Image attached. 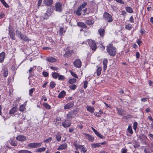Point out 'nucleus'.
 <instances>
[{
  "label": "nucleus",
  "instance_id": "obj_63",
  "mask_svg": "<svg viewBox=\"0 0 153 153\" xmlns=\"http://www.w3.org/2000/svg\"><path fill=\"white\" fill-rule=\"evenodd\" d=\"M3 4L7 8L9 7V5L7 4L5 1L3 2Z\"/></svg>",
  "mask_w": 153,
  "mask_h": 153
},
{
  "label": "nucleus",
  "instance_id": "obj_17",
  "mask_svg": "<svg viewBox=\"0 0 153 153\" xmlns=\"http://www.w3.org/2000/svg\"><path fill=\"white\" fill-rule=\"evenodd\" d=\"M67 147V145L66 143H64L60 146L57 149L59 150H64Z\"/></svg>",
  "mask_w": 153,
  "mask_h": 153
},
{
  "label": "nucleus",
  "instance_id": "obj_18",
  "mask_svg": "<svg viewBox=\"0 0 153 153\" xmlns=\"http://www.w3.org/2000/svg\"><path fill=\"white\" fill-rule=\"evenodd\" d=\"M98 33L100 37L103 38L105 34V30L103 29L100 28L98 30Z\"/></svg>",
  "mask_w": 153,
  "mask_h": 153
},
{
  "label": "nucleus",
  "instance_id": "obj_20",
  "mask_svg": "<svg viewBox=\"0 0 153 153\" xmlns=\"http://www.w3.org/2000/svg\"><path fill=\"white\" fill-rule=\"evenodd\" d=\"M5 54V53L2 52L0 54V62L2 63L4 59Z\"/></svg>",
  "mask_w": 153,
  "mask_h": 153
},
{
  "label": "nucleus",
  "instance_id": "obj_13",
  "mask_svg": "<svg viewBox=\"0 0 153 153\" xmlns=\"http://www.w3.org/2000/svg\"><path fill=\"white\" fill-rule=\"evenodd\" d=\"M79 149L80 150L81 152H83L84 153H85L87 152L86 149L84 146L83 145H80L79 146L78 148V149Z\"/></svg>",
  "mask_w": 153,
  "mask_h": 153
},
{
  "label": "nucleus",
  "instance_id": "obj_27",
  "mask_svg": "<svg viewBox=\"0 0 153 153\" xmlns=\"http://www.w3.org/2000/svg\"><path fill=\"white\" fill-rule=\"evenodd\" d=\"M82 9L79 8L78 7L77 10L75 12L76 14L78 16H80L81 15V11Z\"/></svg>",
  "mask_w": 153,
  "mask_h": 153
},
{
  "label": "nucleus",
  "instance_id": "obj_56",
  "mask_svg": "<svg viewBox=\"0 0 153 153\" xmlns=\"http://www.w3.org/2000/svg\"><path fill=\"white\" fill-rule=\"evenodd\" d=\"M4 13L2 12H1L0 13V19H1L3 18L4 17Z\"/></svg>",
  "mask_w": 153,
  "mask_h": 153
},
{
  "label": "nucleus",
  "instance_id": "obj_9",
  "mask_svg": "<svg viewBox=\"0 0 153 153\" xmlns=\"http://www.w3.org/2000/svg\"><path fill=\"white\" fill-rule=\"evenodd\" d=\"M8 70L7 67L4 66L2 68V72L4 76L6 77L8 74Z\"/></svg>",
  "mask_w": 153,
  "mask_h": 153
},
{
  "label": "nucleus",
  "instance_id": "obj_35",
  "mask_svg": "<svg viewBox=\"0 0 153 153\" xmlns=\"http://www.w3.org/2000/svg\"><path fill=\"white\" fill-rule=\"evenodd\" d=\"M117 113L118 114L122 115L123 113L124 112V110L122 109L117 108Z\"/></svg>",
  "mask_w": 153,
  "mask_h": 153
},
{
  "label": "nucleus",
  "instance_id": "obj_45",
  "mask_svg": "<svg viewBox=\"0 0 153 153\" xmlns=\"http://www.w3.org/2000/svg\"><path fill=\"white\" fill-rule=\"evenodd\" d=\"M70 73L71 75L74 77L77 78L78 77L77 75L74 73V72L73 71H70Z\"/></svg>",
  "mask_w": 153,
  "mask_h": 153
},
{
  "label": "nucleus",
  "instance_id": "obj_48",
  "mask_svg": "<svg viewBox=\"0 0 153 153\" xmlns=\"http://www.w3.org/2000/svg\"><path fill=\"white\" fill-rule=\"evenodd\" d=\"M137 125V122H135L133 123V128L134 130H136Z\"/></svg>",
  "mask_w": 153,
  "mask_h": 153
},
{
  "label": "nucleus",
  "instance_id": "obj_61",
  "mask_svg": "<svg viewBox=\"0 0 153 153\" xmlns=\"http://www.w3.org/2000/svg\"><path fill=\"white\" fill-rule=\"evenodd\" d=\"M129 20L131 23H133L134 22L133 17L132 16H131V17L130 18Z\"/></svg>",
  "mask_w": 153,
  "mask_h": 153
},
{
  "label": "nucleus",
  "instance_id": "obj_14",
  "mask_svg": "<svg viewBox=\"0 0 153 153\" xmlns=\"http://www.w3.org/2000/svg\"><path fill=\"white\" fill-rule=\"evenodd\" d=\"M20 38L21 39L27 42H29L31 41V39L28 38L25 34H23Z\"/></svg>",
  "mask_w": 153,
  "mask_h": 153
},
{
  "label": "nucleus",
  "instance_id": "obj_62",
  "mask_svg": "<svg viewBox=\"0 0 153 153\" xmlns=\"http://www.w3.org/2000/svg\"><path fill=\"white\" fill-rule=\"evenodd\" d=\"M142 41L140 39H138L137 40V43L139 46H140V45L142 43Z\"/></svg>",
  "mask_w": 153,
  "mask_h": 153
},
{
  "label": "nucleus",
  "instance_id": "obj_34",
  "mask_svg": "<svg viewBox=\"0 0 153 153\" xmlns=\"http://www.w3.org/2000/svg\"><path fill=\"white\" fill-rule=\"evenodd\" d=\"M16 35L18 37L20 38L21 36L22 35V32L21 31L18 30H16Z\"/></svg>",
  "mask_w": 153,
  "mask_h": 153
},
{
  "label": "nucleus",
  "instance_id": "obj_3",
  "mask_svg": "<svg viewBox=\"0 0 153 153\" xmlns=\"http://www.w3.org/2000/svg\"><path fill=\"white\" fill-rule=\"evenodd\" d=\"M88 42L89 46L92 50L95 51L97 48V46L95 42L94 41L90 39L88 40Z\"/></svg>",
  "mask_w": 153,
  "mask_h": 153
},
{
  "label": "nucleus",
  "instance_id": "obj_7",
  "mask_svg": "<svg viewBox=\"0 0 153 153\" xmlns=\"http://www.w3.org/2000/svg\"><path fill=\"white\" fill-rule=\"evenodd\" d=\"M16 139L20 141H24L27 140V138L25 136L19 135L16 137Z\"/></svg>",
  "mask_w": 153,
  "mask_h": 153
},
{
  "label": "nucleus",
  "instance_id": "obj_53",
  "mask_svg": "<svg viewBox=\"0 0 153 153\" xmlns=\"http://www.w3.org/2000/svg\"><path fill=\"white\" fill-rule=\"evenodd\" d=\"M52 139V138L51 137H50L49 138L46 140H44V142H46V143H48Z\"/></svg>",
  "mask_w": 153,
  "mask_h": 153
},
{
  "label": "nucleus",
  "instance_id": "obj_19",
  "mask_svg": "<svg viewBox=\"0 0 153 153\" xmlns=\"http://www.w3.org/2000/svg\"><path fill=\"white\" fill-rule=\"evenodd\" d=\"M108 63V60L106 59H104L103 61V70L105 71L107 68V64Z\"/></svg>",
  "mask_w": 153,
  "mask_h": 153
},
{
  "label": "nucleus",
  "instance_id": "obj_32",
  "mask_svg": "<svg viewBox=\"0 0 153 153\" xmlns=\"http://www.w3.org/2000/svg\"><path fill=\"white\" fill-rule=\"evenodd\" d=\"M125 28L127 30H130L132 28V25L130 24H128L126 25Z\"/></svg>",
  "mask_w": 153,
  "mask_h": 153
},
{
  "label": "nucleus",
  "instance_id": "obj_52",
  "mask_svg": "<svg viewBox=\"0 0 153 153\" xmlns=\"http://www.w3.org/2000/svg\"><path fill=\"white\" fill-rule=\"evenodd\" d=\"M65 31H64V28L63 27H61L60 28L59 32L61 34H62L64 33H65Z\"/></svg>",
  "mask_w": 153,
  "mask_h": 153
},
{
  "label": "nucleus",
  "instance_id": "obj_5",
  "mask_svg": "<svg viewBox=\"0 0 153 153\" xmlns=\"http://www.w3.org/2000/svg\"><path fill=\"white\" fill-rule=\"evenodd\" d=\"M41 145V143H32L28 144L27 146L30 148H37Z\"/></svg>",
  "mask_w": 153,
  "mask_h": 153
},
{
  "label": "nucleus",
  "instance_id": "obj_23",
  "mask_svg": "<svg viewBox=\"0 0 153 153\" xmlns=\"http://www.w3.org/2000/svg\"><path fill=\"white\" fill-rule=\"evenodd\" d=\"M47 61L50 62H56V59L53 57H49L46 58Z\"/></svg>",
  "mask_w": 153,
  "mask_h": 153
},
{
  "label": "nucleus",
  "instance_id": "obj_50",
  "mask_svg": "<svg viewBox=\"0 0 153 153\" xmlns=\"http://www.w3.org/2000/svg\"><path fill=\"white\" fill-rule=\"evenodd\" d=\"M73 145L75 147L76 149L78 150V148L79 146V145H78L77 144V142L76 141H74L73 143Z\"/></svg>",
  "mask_w": 153,
  "mask_h": 153
},
{
  "label": "nucleus",
  "instance_id": "obj_55",
  "mask_svg": "<svg viewBox=\"0 0 153 153\" xmlns=\"http://www.w3.org/2000/svg\"><path fill=\"white\" fill-rule=\"evenodd\" d=\"M88 84V82L87 81H85L84 83V88L85 89L86 88L87 85Z\"/></svg>",
  "mask_w": 153,
  "mask_h": 153
},
{
  "label": "nucleus",
  "instance_id": "obj_43",
  "mask_svg": "<svg viewBox=\"0 0 153 153\" xmlns=\"http://www.w3.org/2000/svg\"><path fill=\"white\" fill-rule=\"evenodd\" d=\"M87 3L86 2H84L83 4H82L79 7L82 10V9L84 8L86 6Z\"/></svg>",
  "mask_w": 153,
  "mask_h": 153
},
{
  "label": "nucleus",
  "instance_id": "obj_57",
  "mask_svg": "<svg viewBox=\"0 0 153 153\" xmlns=\"http://www.w3.org/2000/svg\"><path fill=\"white\" fill-rule=\"evenodd\" d=\"M58 77V79L59 80H63L64 79V76L62 75L59 76Z\"/></svg>",
  "mask_w": 153,
  "mask_h": 153
},
{
  "label": "nucleus",
  "instance_id": "obj_54",
  "mask_svg": "<svg viewBox=\"0 0 153 153\" xmlns=\"http://www.w3.org/2000/svg\"><path fill=\"white\" fill-rule=\"evenodd\" d=\"M116 1L117 2L119 3L122 4H124V2L122 0H114Z\"/></svg>",
  "mask_w": 153,
  "mask_h": 153
},
{
  "label": "nucleus",
  "instance_id": "obj_42",
  "mask_svg": "<svg viewBox=\"0 0 153 153\" xmlns=\"http://www.w3.org/2000/svg\"><path fill=\"white\" fill-rule=\"evenodd\" d=\"M59 74L56 72L53 73L52 74V76L55 79L57 78L59 76Z\"/></svg>",
  "mask_w": 153,
  "mask_h": 153
},
{
  "label": "nucleus",
  "instance_id": "obj_31",
  "mask_svg": "<svg viewBox=\"0 0 153 153\" xmlns=\"http://www.w3.org/2000/svg\"><path fill=\"white\" fill-rule=\"evenodd\" d=\"M66 52L64 55V56L65 57L69 56H70V53L71 52V51L69 50L68 49L67 50V49H66Z\"/></svg>",
  "mask_w": 153,
  "mask_h": 153
},
{
  "label": "nucleus",
  "instance_id": "obj_33",
  "mask_svg": "<svg viewBox=\"0 0 153 153\" xmlns=\"http://www.w3.org/2000/svg\"><path fill=\"white\" fill-rule=\"evenodd\" d=\"M102 70V68L101 67H99L98 68L97 70V75L99 76L100 75L101 73Z\"/></svg>",
  "mask_w": 153,
  "mask_h": 153
},
{
  "label": "nucleus",
  "instance_id": "obj_41",
  "mask_svg": "<svg viewBox=\"0 0 153 153\" xmlns=\"http://www.w3.org/2000/svg\"><path fill=\"white\" fill-rule=\"evenodd\" d=\"M46 148L45 147L40 148L37 149L36 151L37 152H42L45 151Z\"/></svg>",
  "mask_w": 153,
  "mask_h": 153
},
{
  "label": "nucleus",
  "instance_id": "obj_30",
  "mask_svg": "<svg viewBox=\"0 0 153 153\" xmlns=\"http://www.w3.org/2000/svg\"><path fill=\"white\" fill-rule=\"evenodd\" d=\"M17 153H32L31 152L26 150H21L19 151Z\"/></svg>",
  "mask_w": 153,
  "mask_h": 153
},
{
  "label": "nucleus",
  "instance_id": "obj_15",
  "mask_svg": "<svg viewBox=\"0 0 153 153\" xmlns=\"http://www.w3.org/2000/svg\"><path fill=\"white\" fill-rule=\"evenodd\" d=\"M75 116L71 111L68 112V114H66L67 118L68 119H72L74 118Z\"/></svg>",
  "mask_w": 153,
  "mask_h": 153
},
{
  "label": "nucleus",
  "instance_id": "obj_36",
  "mask_svg": "<svg viewBox=\"0 0 153 153\" xmlns=\"http://www.w3.org/2000/svg\"><path fill=\"white\" fill-rule=\"evenodd\" d=\"M56 85V84L54 81H51L50 84V87L51 88H54Z\"/></svg>",
  "mask_w": 153,
  "mask_h": 153
},
{
  "label": "nucleus",
  "instance_id": "obj_22",
  "mask_svg": "<svg viewBox=\"0 0 153 153\" xmlns=\"http://www.w3.org/2000/svg\"><path fill=\"white\" fill-rule=\"evenodd\" d=\"M85 23L88 25H91L94 23V21L92 19L89 20H86L85 21Z\"/></svg>",
  "mask_w": 153,
  "mask_h": 153
},
{
  "label": "nucleus",
  "instance_id": "obj_12",
  "mask_svg": "<svg viewBox=\"0 0 153 153\" xmlns=\"http://www.w3.org/2000/svg\"><path fill=\"white\" fill-rule=\"evenodd\" d=\"M84 135H85V137L88 139V140L91 142H93L94 140V137L91 135L90 134H87L86 133L84 134Z\"/></svg>",
  "mask_w": 153,
  "mask_h": 153
},
{
  "label": "nucleus",
  "instance_id": "obj_58",
  "mask_svg": "<svg viewBox=\"0 0 153 153\" xmlns=\"http://www.w3.org/2000/svg\"><path fill=\"white\" fill-rule=\"evenodd\" d=\"M35 89V88H33L31 89H30L29 90V94L30 95H31L32 94L33 92V91Z\"/></svg>",
  "mask_w": 153,
  "mask_h": 153
},
{
  "label": "nucleus",
  "instance_id": "obj_26",
  "mask_svg": "<svg viewBox=\"0 0 153 153\" xmlns=\"http://www.w3.org/2000/svg\"><path fill=\"white\" fill-rule=\"evenodd\" d=\"M87 110L92 113L94 111V108L93 107L87 106Z\"/></svg>",
  "mask_w": 153,
  "mask_h": 153
},
{
  "label": "nucleus",
  "instance_id": "obj_11",
  "mask_svg": "<svg viewBox=\"0 0 153 153\" xmlns=\"http://www.w3.org/2000/svg\"><path fill=\"white\" fill-rule=\"evenodd\" d=\"M74 105L73 102H71L66 104L64 107V109H68L71 108Z\"/></svg>",
  "mask_w": 153,
  "mask_h": 153
},
{
  "label": "nucleus",
  "instance_id": "obj_38",
  "mask_svg": "<svg viewBox=\"0 0 153 153\" xmlns=\"http://www.w3.org/2000/svg\"><path fill=\"white\" fill-rule=\"evenodd\" d=\"M95 134L100 138L102 139L104 138V137L97 131L96 132V133H95Z\"/></svg>",
  "mask_w": 153,
  "mask_h": 153
},
{
  "label": "nucleus",
  "instance_id": "obj_64",
  "mask_svg": "<svg viewBox=\"0 0 153 153\" xmlns=\"http://www.w3.org/2000/svg\"><path fill=\"white\" fill-rule=\"evenodd\" d=\"M122 153H126L127 150V149H122Z\"/></svg>",
  "mask_w": 153,
  "mask_h": 153
},
{
  "label": "nucleus",
  "instance_id": "obj_29",
  "mask_svg": "<svg viewBox=\"0 0 153 153\" xmlns=\"http://www.w3.org/2000/svg\"><path fill=\"white\" fill-rule=\"evenodd\" d=\"M126 11L129 13H132L133 12L132 9L129 7H126L125 8Z\"/></svg>",
  "mask_w": 153,
  "mask_h": 153
},
{
  "label": "nucleus",
  "instance_id": "obj_25",
  "mask_svg": "<svg viewBox=\"0 0 153 153\" xmlns=\"http://www.w3.org/2000/svg\"><path fill=\"white\" fill-rule=\"evenodd\" d=\"M17 110V107H13L10 110V114H14L16 112Z\"/></svg>",
  "mask_w": 153,
  "mask_h": 153
},
{
  "label": "nucleus",
  "instance_id": "obj_10",
  "mask_svg": "<svg viewBox=\"0 0 153 153\" xmlns=\"http://www.w3.org/2000/svg\"><path fill=\"white\" fill-rule=\"evenodd\" d=\"M53 0H44L43 4L47 6H51L52 4Z\"/></svg>",
  "mask_w": 153,
  "mask_h": 153
},
{
  "label": "nucleus",
  "instance_id": "obj_44",
  "mask_svg": "<svg viewBox=\"0 0 153 153\" xmlns=\"http://www.w3.org/2000/svg\"><path fill=\"white\" fill-rule=\"evenodd\" d=\"M56 137L57 141H61V136L60 135L58 134L57 135H56Z\"/></svg>",
  "mask_w": 153,
  "mask_h": 153
},
{
  "label": "nucleus",
  "instance_id": "obj_16",
  "mask_svg": "<svg viewBox=\"0 0 153 153\" xmlns=\"http://www.w3.org/2000/svg\"><path fill=\"white\" fill-rule=\"evenodd\" d=\"M9 31L10 38L13 40H15V34L13 33V30H11L9 29Z\"/></svg>",
  "mask_w": 153,
  "mask_h": 153
},
{
  "label": "nucleus",
  "instance_id": "obj_51",
  "mask_svg": "<svg viewBox=\"0 0 153 153\" xmlns=\"http://www.w3.org/2000/svg\"><path fill=\"white\" fill-rule=\"evenodd\" d=\"M66 94V92L64 91H62L61 92L58 96H65Z\"/></svg>",
  "mask_w": 153,
  "mask_h": 153
},
{
  "label": "nucleus",
  "instance_id": "obj_6",
  "mask_svg": "<svg viewBox=\"0 0 153 153\" xmlns=\"http://www.w3.org/2000/svg\"><path fill=\"white\" fill-rule=\"evenodd\" d=\"M71 122L67 120H65L62 122V126L65 128H67L70 127L71 125Z\"/></svg>",
  "mask_w": 153,
  "mask_h": 153
},
{
  "label": "nucleus",
  "instance_id": "obj_1",
  "mask_svg": "<svg viewBox=\"0 0 153 153\" xmlns=\"http://www.w3.org/2000/svg\"><path fill=\"white\" fill-rule=\"evenodd\" d=\"M106 50L108 54L111 56H114L116 53V48L111 43L107 45Z\"/></svg>",
  "mask_w": 153,
  "mask_h": 153
},
{
  "label": "nucleus",
  "instance_id": "obj_40",
  "mask_svg": "<svg viewBox=\"0 0 153 153\" xmlns=\"http://www.w3.org/2000/svg\"><path fill=\"white\" fill-rule=\"evenodd\" d=\"M127 130L131 134H132L133 131L132 130V128L131 126H129L127 129Z\"/></svg>",
  "mask_w": 153,
  "mask_h": 153
},
{
  "label": "nucleus",
  "instance_id": "obj_49",
  "mask_svg": "<svg viewBox=\"0 0 153 153\" xmlns=\"http://www.w3.org/2000/svg\"><path fill=\"white\" fill-rule=\"evenodd\" d=\"M76 86L75 84L72 85L70 86V88L73 90L75 89L76 88Z\"/></svg>",
  "mask_w": 153,
  "mask_h": 153
},
{
  "label": "nucleus",
  "instance_id": "obj_28",
  "mask_svg": "<svg viewBox=\"0 0 153 153\" xmlns=\"http://www.w3.org/2000/svg\"><path fill=\"white\" fill-rule=\"evenodd\" d=\"M25 110V105L23 104L21 105L19 108V110L21 111H24Z\"/></svg>",
  "mask_w": 153,
  "mask_h": 153
},
{
  "label": "nucleus",
  "instance_id": "obj_21",
  "mask_svg": "<svg viewBox=\"0 0 153 153\" xmlns=\"http://www.w3.org/2000/svg\"><path fill=\"white\" fill-rule=\"evenodd\" d=\"M77 25L79 27H82L83 28H87V26L83 22H78L77 23Z\"/></svg>",
  "mask_w": 153,
  "mask_h": 153
},
{
  "label": "nucleus",
  "instance_id": "obj_8",
  "mask_svg": "<svg viewBox=\"0 0 153 153\" xmlns=\"http://www.w3.org/2000/svg\"><path fill=\"white\" fill-rule=\"evenodd\" d=\"M74 65L76 67L80 68L81 66V62L79 59H77L74 62Z\"/></svg>",
  "mask_w": 153,
  "mask_h": 153
},
{
  "label": "nucleus",
  "instance_id": "obj_37",
  "mask_svg": "<svg viewBox=\"0 0 153 153\" xmlns=\"http://www.w3.org/2000/svg\"><path fill=\"white\" fill-rule=\"evenodd\" d=\"M76 79L74 78H72L70 79L68 81L69 83L73 84L76 82Z\"/></svg>",
  "mask_w": 153,
  "mask_h": 153
},
{
  "label": "nucleus",
  "instance_id": "obj_60",
  "mask_svg": "<svg viewBox=\"0 0 153 153\" xmlns=\"http://www.w3.org/2000/svg\"><path fill=\"white\" fill-rule=\"evenodd\" d=\"M42 1V0H38V7L40 6L41 5Z\"/></svg>",
  "mask_w": 153,
  "mask_h": 153
},
{
  "label": "nucleus",
  "instance_id": "obj_39",
  "mask_svg": "<svg viewBox=\"0 0 153 153\" xmlns=\"http://www.w3.org/2000/svg\"><path fill=\"white\" fill-rule=\"evenodd\" d=\"M43 106L46 109H49L51 108V106L47 103H44L43 104Z\"/></svg>",
  "mask_w": 153,
  "mask_h": 153
},
{
  "label": "nucleus",
  "instance_id": "obj_2",
  "mask_svg": "<svg viewBox=\"0 0 153 153\" xmlns=\"http://www.w3.org/2000/svg\"><path fill=\"white\" fill-rule=\"evenodd\" d=\"M103 18L104 20L108 22H111L113 21L112 16L107 12H105L104 13Z\"/></svg>",
  "mask_w": 153,
  "mask_h": 153
},
{
  "label": "nucleus",
  "instance_id": "obj_47",
  "mask_svg": "<svg viewBox=\"0 0 153 153\" xmlns=\"http://www.w3.org/2000/svg\"><path fill=\"white\" fill-rule=\"evenodd\" d=\"M71 112H72L73 114L75 116H76V115L77 114L78 112V109L77 108L73 110V111H71Z\"/></svg>",
  "mask_w": 153,
  "mask_h": 153
},
{
  "label": "nucleus",
  "instance_id": "obj_46",
  "mask_svg": "<svg viewBox=\"0 0 153 153\" xmlns=\"http://www.w3.org/2000/svg\"><path fill=\"white\" fill-rule=\"evenodd\" d=\"M10 144L13 146H16L17 145V143L16 142L13 140L11 141Z\"/></svg>",
  "mask_w": 153,
  "mask_h": 153
},
{
  "label": "nucleus",
  "instance_id": "obj_59",
  "mask_svg": "<svg viewBox=\"0 0 153 153\" xmlns=\"http://www.w3.org/2000/svg\"><path fill=\"white\" fill-rule=\"evenodd\" d=\"M42 74L43 76L45 77H47L48 76V73L45 71L43 72Z\"/></svg>",
  "mask_w": 153,
  "mask_h": 153
},
{
  "label": "nucleus",
  "instance_id": "obj_24",
  "mask_svg": "<svg viewBox=\"0 0 153 153\" xmlns=\"http://www.w3.org/2000/svg\"><path fill=\"white\" fill-rule=\"evenodd\" d=\"M91 146L92 148L95 149L97 147H100V143H92L91 144Z\"/></svg>",
  "mask_w": 153,
  "mask_h": 153
},
{
  "label": "nucleus",
  "instance_id": "obj_4",
  "mask_svg": "<svg viewBox=\"0 0 153 153\" xmlns=\"http://www.w3.org/2000/svg\"><path fill=\"white\" fill-rule=\"evenodd\" d=\"M55 10L59 12H62V5L59 2H57L55 6Z\"/></svg>",
  "mask_w": 153,
  "mask_h": 153
}]
</instances>
